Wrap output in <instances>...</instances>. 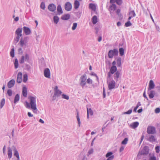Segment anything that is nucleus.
Returning a JSON list of instances; mask_svg holds the SVG:
<instances>
[{"mask_svg": "<svg viewBox=\"0 0 160 160\" xmlns=\"http://www.w3.org/2000/svg\"><path fill=\"white\" fill-rule=\"evenodd\" d=\"M70 18V15L69 14H66L62 15L61 17V19L63 20H68Z\"/></svg>", "mask_w": 160, "mask_h": 160, "instance_id": "21", "label": "nucleus"}, {"mask_svg": "<svg viewBox=\"0 0 160 160\" xmlns=\"http://www.w3.org/2000/svg\"><path fill=\"white\" fill-rule=\"evenodd\" d=\"M18 52L19 54H22L23 53V51L21 48H19L18 49Z\"/></svg>", "mask_w": 160, "mask_h": 160, "instance_id": "60", "label": "nucleus"}, {"mask_svg": "<svg viewBox=\"0 0 160 160\" xmlns=\"http://www.w3.org/2000/svg\"><path fill=\"white\" fill-rule=\"evenodd\" d=\"M136 15V14L134 10L131 11L129 13V16H131L132 18L135 17Z\"/></svg>", "mask_w": 160, "mask_h": 160, "instance_id": "37", "label": "nucleus"}, {"mask_svg": "<svg viewBox=\"0 0 160 160\" xmlns=\"http://www.w3.org/2000/svg\"><path fill=\"white\" fill-rule=\"evenodd\" d=\"M139 125V122H134L131 124V126L133 128H136Z\"/></svg>", "mask_w": 160, "mask_h": 160, "instance_id": "30", "label": "nucleus"}, {"mask_svg": "<svg viewBox=\"0 0 160 160\" xmlns=\"http://www.w3.org/2000/svg\"><path fill=\"white\" fill-rule=\"evenodd\" d=\"M8 157L9 158H11L12 157V150L10 147L8 148Z\"/></svg>", "mask_w": 160, "mask_h": 160, "instance_id": "27", "label": "nucleus"}, {"mask_svg": "<svg viewBox=\"0 0 160 160\" xmlns=\"http://www.w3.org/2000/svg\"><path fill=\"white\" fill-rule=\"evenodd\" d=\"M155 112L156 113H158L160 112V108H156L155 110Z\"/></svg>", "mask_w": 160, "mask_h": 160, "instance_id": "59", "label": "nucleus"}, {"mask_svg": "<svg viewBox=\"0 0 160 160\" xmlns=\"http://www.w3.org/2000/svg\"><path fill=\"white\" fill-rule=\"evenodd\" d=\"M23 31L24 33L26 35H29L31 33V31L30 29L29 28L26 26H24L23 27Z\"/></svg>", "mask_w": 160, "mask_h": 160, "instance_id": "13", "label": "nucleus"}, {"mask_svg": "<svg viewBox=\"0 0 160 160\" xmlns=\"http://www.w3.org/2000/svg\"><path fill=\"white\" fill-rule=\"evenodd\" d=\"M28 75L26 74H24L23 76V81L24 82H26L28 80Z\"/></svg>", "mask_w": 160, "mask_h": 160, "instance_id": "38", "label": "nucleus"}, {"mask_svg": "<svg viewBox=\"0 0 160 160\" xmlns=\"http://www.w3.org/2000/svg\"><path fill=\"white\" fill-rule=\"evenodd\" d=\"M25 68L28 71H30L31 69L30 66L28 64H26L25 67Z\"/></svg>", "mask_w": 160, "mask_h": 160, "instance_id": "45", "label": "nucleus"}, {"mask_svg": "<svg viewBox=\"0 0 160 160\" xmlns=\"http://www.w3.org/2000/svg\"><path fill=\"white\" fill-rule=\"evenodd\" d=\"M149 153V148L147 146H145L143 149L140 151L139 152V154L140 155H144L148 154Z\"/></svg>", "mask_w": 160, "mask_h": 160, "instance_id": "7", "label": "nucleus"}, {"mask_svg": "<svg viewBox=\"0 0 160 160\" xmlns=\"http://www.w3.org/2000/svg\"><path fill=\"white\" fill-rule=\"evenodd\" d=\"M112 154H113L111 152H108L107 153V154H106V157L107 158L109 157L112 156Z\"/></svg>", "mask_w": 160, "mask_h": 160, "instance_id": "58", "label": "nucleus"}, {"mask_svg": "<svg viewBox=\"0 0 160 160\" xmlns=\"http://www.w3.org/2000/svg\"><path fill=\"white\" fill-rule=\"evenodd\" d=\"M29 59V55L27 53H26L25 56L23 55L22 56L21 59L19 60V63L20 64L23 63L25 61H28Z\"/></svg>", "mask_w": 160, "mask_h": 160, "instance_id": "5", "label": "nucleus"}, {"mask_svg": "<svg viewBox=\"0 0 160 160\" xmlns=\"http://www.w3.org/2000/svg\"><path fill=\"white\" fill-rule=\"evenodd\" d=\"M50 72L48 68H46L44 71V76L47 78H50Z\"/></svg>", "mask_w": 160, "mask_h": 160, "instance_id": "9", "label": "nucleus"}, {"mask_svg": "<svg viewBox=\"0 0 160 160\" xmlns=\"http://www.w3.org/2000/svg\"><path fill=\"white\" fill-rule=\"evenodd\" d=\"M59 18L58 16H54L53 17V21L56 24H57L59 21Z\"/></svg>", "mask_w": 160, "mask_h": 160, "instance_id": "36", "label": "nucleus"}, {"mask_svg": "<svg viewBox=\"0 0 160 160\" xmlns=\"http://www.w3.org/2000/svg\"><path fill=\"white\" fill-rule=\"evenodd\" d=\"M141 105V104L140 102H138L136 106L135 107L133 111L135 112H137V110L138 108V107Z\"/></svg>", "mask_w": 160, "mask_h": 160, "instance_id": "46", "label": "nucleus"}, {"mask_svg": "<svg viewBox=\"0 0 160 160\" xmlns=\"http://www.w3.org/2000/svg\"><path fill=\"white\" fill-rule=\"evenodd\" d=\"M87 83L88 84H92V81L90 78H88L86 80V83Z\"/></svg>", "mask_w": 160, "mask_h": 160, "instance_id": "49", "label": "nucleus"}, {"mask_svg": "<svg viewBox=\"0 0 160 160\" xmlns=\"http://www.w3.org/2000/svg\"><path fill=\"white\" fill-rule=\"evenodd\" d=\"M114 158V156L112 155L109 157H108V158L107 160H112Z\"/></svg>", "mask_w": 160, "mask_h": 160, "instance_id": "63", "label": "nucleus"}, {"mask_svg": "<svg viewBox=\"0 0 160 160\" xmlns=\"http://www.w3.org/2000/svg\"><path fill=\"white\" fill-rule=\"evenodd\" d=\"M57 10L59 15H60L62 13L63 11L61 6L60 5H59L58 6Z\"/></svg>", "mask_w": 160, "mask_h": 160, "instance_id": "22", "label": "nucleus"}, {"mask_svg": "<svg viewBox=\"0 0 160 160\" xmlns=\"http://www.w3.org/2000/svg\"><path fill=\"white\" fill-rule=\"evenodd\" d=\"M92 22L93 24H95L98 22V18L97 16L96 15L94 16L92 18Z\"/></svg>", "mask_w": 160, "mask_h": 160, "instance_id": "28", "label": "nucleus"}, {"mask_svg": "<svg viewBox=\"0 0 160 160\" xmlns=\"http://www.w3.org/2000/svg\"><path fill=\"white\" fill-rule=\"evenodd\" d=\"M119 54L121 56H122L124 54V50L122 48H121L119 49Z\"/></svg>", "mask_w": 160, "mask_h": 160, "instance_id": "40", "label": "nucleus"}, {"mask_svg": "<svg viewBox=\"0 0 160 160\" xmlns=\"http://www.w3.org/2000/svg\"><path fill=\"white\" fill-rule=\"evenodd\" d=\"M62 98H63L66 99L67 100L69 99V97L68 95H66L64 94H63L62 95Z\"/></svg>", "mask_w": 160, "mask_h": 160, "instance_id": "50", "label": "nucleus"}, {"mask_svg": "<svg viewBox=\"0 0 160 160\" xmlns=\"http://www.w3.org/2000/svg\"><path fill=\"white\" fill-rule=\"evenodd\" d=\"M54 94L57 96V97H59L62 93L61 91L58 89V87L56 86L54 88Z\"/></svg>", "mask_w": 160, "mask_h": 160, "instance_id": "11", "label": "nucleus"}, {"mask_svg": "<svg viewBox=\"0 0 160 160\" xmlns=\"http://www.w3.org/2000/svg\"><path fill=\"white\" fill-rule=\"evenodd\" d=\"M93 150L92 148L90 150H89L88 152V156H89V155H90L92 154L93 153Z\"/></svg>", "mask_w": 160, "mask_h": 160, "instance_id": "54", "label": "nucleus"}, {"mask_svg": "<svg viewBox=\"0 0 160 160\" xmlns=\"http://www.w3.org/2000/svg\"><path fill=\"white\" fill-rule=\"evenodd\" d=\"M100 27L99 26H98L97 27H95V30L96 31L95 33L96 34H98V31L100 29Z\"/></svg>", "mask_w": 160, "mask_h": 160, "instance_id": "55", "label": "nucleus"}, {"mask_svg": "<svg viewBox=\"0 0 160 160\" xmlns=\"http://www.w3.org/2000/svg\"><path fill=\"white\" fill-rule=\"evenodd\" d=\"M76 117H77V121H78V126L79 127H80V125H81V122H80V118H79V112L78 111H77V115Z\"/></svg>", "mask_w": 160, "mask_h": 160, "instance_id": "34", "label": "nucleus"}, {"mask_svg": "<svg viewBox=\"0 0 160 160\" xmlns=\"http://www.w3.org/2000/svg\"><path fill=\"white\" fill-rule=\"evenodd\" d=\"M128 139L127 138H125L123 140L122 142V144H127Z\"/></svg>", "mask_w": 160, "mask_h": 160, "instance_id": "48", "label": "nucleus"}, {"mask_svg": "<svg viewBox=\"0 0 160 160\" xmlns=\"http://www.w3.org/2000/svg\"><path fill=\"white\" fill-rule=\"evenodd\" d=\"M155 94V91L153 90H151L149 94V97L150 98H152L154 97Z\"/></svg>", "mask_w": 160, "mask_h": 160, "instance_id": "35", "label": "nucleus"}, {"mask_svg": "<svg viewBox=\"0 0 160 160\" xmlns=\"http://www.w3.org/2000/svg\"><path fill=\"white\" fill-rule=\"evenodd\" d=\"M116 2L117 4L119 5H120L122 4V0H116Z\"/></svg>", "mask_w": 160, "mask_h": 160, "instance_id": "57", "label": "nucleus"}, {"mask_svg": "<svg viewBox=\"0 0 160 160\" xmlns=\"http://www.w3.org/2000/svg\"><path fill=\"white\" fill-rule=\"evenodd\" d=\"M87 79V77L86 74H84L81 76L79 79V84L82 88L85 87L86 84Z\"/></svg>", "mask_w": 160, "mask_h": 160, "instance_id": "2", "label": "nucleus"}, {"mask_svg": "<svg viewBox=\"0 0 160 160\" xmlns=\"http://www.w3.org/2000/svg\"><path fill=\"white\" fill-rule=\"evenodd\" d=\"M20 97L19 95L18 94H17L15 97L14 102V103H16L19 100Z\"/></svg>", "mask_w": 160, "mask_h": 160, "instance_id": "29", "label": "nucleus"}, {"mask_svg": "<svg viewBox=\"0 0 160 160\" xmlns=\"http://www.w3.org/2000/svg\"><path fill=\"white\" fill-rule=\"evenodd\" d=\"M72 8L71 4L69 2H67L65 5V9L67 11H70Z\"/></svg>", "mask_w": 160, "mask_h": 160, "instance_id": "12", "label": "nucleus"}, {"mask_svg": "<svg viewBox=\"0 0 160 160\" xmlns=\"http://www.w3.org/2000/svg\"><path fill=\"white\" fill-rule=\"evenodd\" d=\"M79 6V2L78 0H75L74 3V7L75 9H77L78 8Z\"/></svg>", "mask_w": 160, "mask_h": 160, "instance_id": "23", "label": "nucleus"}, {"mask_svg": "<svg viewBox=\"0 0 160 160\" xmlns=\"http://www.w3.org/2000/svg\"><path fill=\"white\" fill-rule=\"evenodd\" d=\"M117 68L116 66H112L111 67L110 71L112 73L114 74L117 71Z\"/></svg>", "mask_w": 160, "mask_h": 160, "instance_id": "24", "label": "nucleus"}, {"mask_svg": "<svg viewBox=\"0 0 160 160\" xmlns=\"http://www.w3.org/2000/svg\"><path fill=\"white\" fill-rule=\"evenodd\" d=\"M12 149H13L14 152V155L16 157L19 156L18 152L16 149L15 147L14 146H13L12 147Z\"/></svg>", "mask_w": 160, "mask_h": 160, "instance_id": "32", "label": "nucleus"}, {"mask_svg": "<svg viewBox=\"0 0 160 160\" xmlns=\"http://www.w3.org/2000/svg\"><path fill=\"white\" fill-rule=\"evenodd\" d=\"M28 39L29 38L28 37L21 38L19 42L20 46L21 47L24 46H26Z\"/></svg>", "mask_w": 160, "mask_h": 160, "instance_id": "3", "label": "nucleus"}, {"mask_svg": "<svg viewBox=\"0 0 160 160\" xmlns=\"http://www.w3.org/2000/svg\"><path fill=\"white\" fill-rule=\"evenodd\" d=\"M149 160H156V158L155 156L151 157L149 158Z\"/></svg>", "mask_w": 160, "mask_h": 160, "instance_id": "64", "label": "nucleus"}, {"mask_svg": "<svg viewBox=\"0 0 160 160\" xmlns=\"http://www.w3.org/2000/svg\"><path fill=\"white\" fill-rule=\"evenodd\" d=\"M10 56L12 57H13L14 56V49L12 48L11 49L10 52Z\"/></svg>", "mask_w": 160, "mask_h": 160, "instance_id": "43", "label": "nucleus"}, {"mask_svg": "<svg viewBox=\"0 0 160 160\" xmlns=\"http://www.w3.org/2000/svg\"><path fill=\"white\" fill-rule=\"evenodd\" d=\"M22 36L17 35L16 37L14 38V40L16 42V43L19 41L20 37Z\"/></svg>", "mask_w": 160, "mask_h": 160, "instance_id": "41", "label": "nucleus"}, {"mask_svg": "<svg viewBox=\"0 0 160 160\" xmlns=\"http://www.w3.org/2000/svg\"><path fill=\"white\" fill-rule=\"evenodd\" d=\"M132 112V109H130L128 110L127 112H124L123 113V114H130Z\"/></svg>", "mask_w": 160, "mask_h": 160, "instance_id": "51", "label": "nucleus"}, {"mask_svg": "<svg viewBox=\"0 0 160 160\" xmlns=\"http://www.w3.org/2000/svg\"><path fill=\"white\" fill-rule=\"evenodd\" d=\"M22 80V73L19 72L18 73L17 78V82L18 83H20Z\"/></svg>", "mask_w": 160, "mask_h": 160, "instance_id": "14", "label": "nucleus"}, {"mask_svg": "<svg viewBox=\"0 0 160 160\" xmlns=\"http://www.w3.org/2000/svg\"><path fill=\"white\" fill-rule=\"evenodd\" d=\"M26 107L27 108H31L30 103H29L28 102H26Z\"/></svg>", "mask_w": 160, "mask_h": 160, "instance_id": "61", "label": "nucleus"}, {"mask_svg": "<svg viewBox=\"0 0 160 160\" xmlns=\"http://www.w3.org/2000/svg\"><path fill=\"white\" fill-rule=\"evenodd\" d=\"M15 81L14 80L12 79L10 80L8 83V86L9 88H11L13 87L15 84Z\"/></svg>", "mask_w": 160, "mask_h": 160, "instance_id": "17", "label": "nucleus"}, {"mask_svg": "<svg viewBox=\"0 0 160 160\" xmlns=\"http://www.w3.org/2000/svg\"><path fill=\"white\" fill-rule=\"evenodd\" d=\"M87 118L88 119L89 118V115L92 116L93 114V112L91 108L88 109V108H87Z\"/></svg>", "mask_w": 160, "mask_h": 160, "instance_id": "20", "label": "nucleus"}, {"mask_svg": "<svg viewBox=\"0 0 160 160\" xmlns=\"http://www.w3.org/2000/svg\"><path fill=\"white\" fill-rule=\"evenodd\" d=\"M116 8V6L114 4H112L111 5L109 8V10L111 14L112 11H113L115 10Z\"/></svg>", "mask_w": 160, "mask_h": 160, "instance_id": "25", "label": "nucleus"}, {"mask_svg": "<svg viewBox=\"0 0 160 160\" xmlns=\"http://www.w3.org/2000/svg\"><path fill=\"white\" fill-rule=\"evenodd\" d=\"M156 139L155 137L153 135H151L148 138V140L150 142H154Z\"/></svg>", "mask_w": 160, "mask_h": 160, "instance_id": "31", "label": "nucleus"}, {"mask_svg": "<svg viewBox=\"0 0 160 160\" xmlns=\"http://www.w3.org/2000/svg\"><path fill=\"white\" fill-rule=\"evenodd\" d=\"M132 25V24L130 21H128L125 23V26L126 27L130 26H131Z\"/></svg>", "mask_w": 160, "mask_h": 160, "instance_id": "52", "label": "nucleus"}, {"mask_svg": "<svg viewBox=\"0 0 160 160\" xmlns=\"http://www.w3.org/2000/svg\"><path fill=\"white\" fill-rule=\"evenodd\" d=\"M40 8L43 10H44L45 8V4L43 2H42L41 3L40 5Z\"/></svg>", "mask_w": 160, "mask_h": 160, "instance_id": "47", "label": "nucleus"}, {"mask_svg": "<svg viewBox=\"0 0 160 160\" xmlns=\"http://www.w3.org/2000/svg\"><path fill=\"white\" fill-rule=\"evenodd\" d=\"M155 150L156 152L158 153L160 151V146H158L155 147Z\"/></svg>", "mask_w": 160, "mask_h": 160, "instance_id": "56", "label": "nucleus"}, {"mask_svg": "<svg viewBox=\"0 0 160 160\" xmlns=\"http://www.w3.org/2000/svg\"><path fill=\"white\" fill-rule=\"evenodd\" d=\"M143 97L146 98L147 100H148V98L147 97L146 95V91L145 90L143 92Z\"/></svg>", "mask_w": 160, "mask_h": 160, "instance_id": "62", "label": "nucleus"}, {"mask_svg": "<svg viewBox=\"0 0 160 160\" xmlns=\"http://www.w3.org/2000/svg\"><path fill=\"white\" fill-rule=\"evenodd\" d=\"M14 66H15V68L16 69L18 67V60L17 58H16L15 60Z\"/></svg>", "mask_w": 160, "mask_h": 160, "instance_id": "39", "label": "nucleus"}, {"mask_svg": "<svg viewBox=\"0 0 160 160\" xmlns=\"http://www.w3.org/2000/svg\"><path fill=\"white\" fill-rule=\"evenodd\" d=\"M7 94L9 96H11L12 95V91L11 89H9L7 91Z\"/></svg>", "mask_w": 160, "mask_h": 160, "instance_id": "53", "label": "nucleus"}, {"mask_svg": "<svg viewBox=\"0 0 160 160\" xmlns=\"http://www.w3.org/2000/svg\"><path fill=\"white\" fill-rule=\"evenodd\" d=\"M48 10L52 12H54L56 9V5L53 3L49 4L48 7Z\"/></svg>", "mask_w": 160, "mask_h": 160, "instance_id": "10", "label": "nucleus"}, {"mask_svg": "<svg viewBox=\"0 0 160 160\" xmlns=\"http://www.w3.org/2000/svg\"><path fill=\"white\" fill-rule=\"evenodd\" d=\"M22 29L21 28H18L16 31L15 34L16 35H19L22 36Z\"/></svg>", "mask_w": 160, "mask_h": 160, "instance_id": "18", "label": "nucleus"}, {"mask_svg": "<svg viewBox=\"0 0 160 160\" xmlns=\"http://www.w3.org/2000/svg\"><path fill=\"white\" fill-rule=\"evenodd\" d=\"M118 52L117 49H114L113 50H110L108 52V57L109 58H112L114 55H117Z\"/></svg>", "mask_w": 160, "mask_h": 160, "instance_id": "4", "label": "nucleus"}, {"mask_svg": "<svg viewBox=\"0 0 160 160\" xmlns=\"http://www.w3.org/2000/svg\"><path fill=\"white\" fill-rule=\"evenodd\" d=\"M155 86V84L154 83V82L152 80H150L149 82L148 91L152 89H153L154 88Z\"/></svg>", "mask_w": 160, "mask_h": 160, "instance_id": "15", "label": "nucleus"}, {"mask_svg": "<svg viewBox=\"0 0 160 160\" xmlns=\"http://www.w3.org/2000/svg\"><path fill=\"white\" fill-rule=\"evenodd\" d=\"M156 132L155 128L152 126H148L147 128V133L148 134H154Z\"/></svg>", "mask_w": 160, "mask_h": 160, "instance_id": "6", "label": "nucleus"}, {"mask_svg": "<svg viewBox=\"0 0 160 160\" xmlns=\"http://www.w3.org/2000/svg\"><path fill=\"white\" fill-rule=\"evenodd\" d=\"M77 23L76 22H74L72 24V30H75L77 26Z\"/></svg>", "mask_w": 160, "mask_h": 160, "instance_id": "42", "label": "nucleus"}, {"mask_svg": "<svg viewBox=\"0 0 160 160\" xmlns=\"http://www.w3.org/2000/svg\"><path fill=\"white\" fill-rule=\"evenodd\" d=\"M36 97L30 96L29 99L30 101L31 108L33 112L37 113L38 111L36 107Z\"/></svg>", "mask_w": 160, "mask_h": 160, "instance_id": "1", "label": "nucleus"}, {"mask_svg": "<svg viewBox=\"0 0 160 160\" xmlns=\"http://www.w3.org/2000/svg\"><path fill=\"white\" fill-rule=\"evenodd\" d=\"M120 72L119 71H117L114 74V78L116 81H118V79L120 77Z\"/></svg>", "mask_w": 160, "mask_h": 160, "instance_id": "16", "label": "nucleus"}, {"mask_svg": "<svg viewBox=\"0 0 160 160\" xmlns=\"http://www.w3.org/2000/svg\"><path fill=\"white\" fill-rule=\"evenodd\" d=\"M108 83V89L110 90H111L114 88L115 85V82L114 80H112L110 82Z\"/></svg>", "mask_w": 160, "mask_h": 160, "instance_id": "8", "label": "nucleus"}, {"mask_svg": "<svg viewBox=\"0 0 160 160\" xmlns=\"http://www.w3.org/2000/svg\"><path fill=\"white\" fill-rule=\"evenodd\" d=\"M121 65V58H118L117 60V65L118 67H120Z\"/></svg>", "mask_w": 160, "mask_h": 160, "instance_id": "33", "label": "nucleus"}, {"mask_svg": "<svg viewBox=\"0 0 160 160\" xmlns=\"http://www.w3.org/2000/svg\"><path fill=\"white\" fill-rule=\"evenodd\" d=\"M22 94L23 96L24 97H27V94H28L27 88L25 86H24L23 87Z\"/></svg>", "mask_w": 160, "mask_h": 160, "instance_id": "19", "label": "nucleus"}, {"mask_svg": "<svg viewBox=\"0 0 160 160\" xmlns=\"http://www.w3.org/2000/svg\"><path fill=\"white\" fill-rule=\"evenodd\" d=\"M89 8L92 10L95 11L96 10V6L93 3H91L89 4Z\"/></svg>", "mask_w": 160, "mask_h": 160, "instance_id": "26", "label": "nucleus"}, {"mask_svg": "<svg viewBox=\"0 0 160 160\" xmlns=\"http://www.w3.org/2000/svg\"><path fill=\"white\" fill-rule=\"evenodd\" d=\"M5 103V100L4 98H3L0 102V108H2L4 105Z\"/></svg>", "mask_w": 160, "mask_h": 160, "instance_id": "44", "label": "nucleus"}]
</instances>
